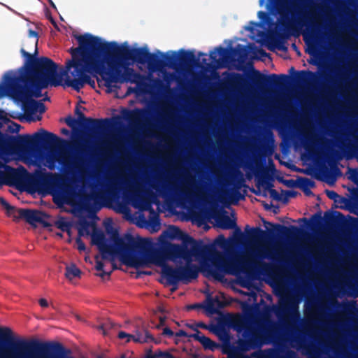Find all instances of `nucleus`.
<instances>
[{
    "label": "nucleus",
    "mask_w": 358,
    "mask_h": 358,
    "mask_svg": "<svg viewBox=\"0 0 358 358\" xmlns=\"http://www.w3.org/2000/svg\"><path fill=\"white\" fill-rule=\"evenodd\" d=\"M76 39L79 48L71 50L72 60L66 63V71L58 74L52 60L46 57L38 59L36 63L37 78L31 83V90L24 71H9L0 82V99L10 97L26 115L31 116L35 112L41 114L45 110L41 103L33 99L39 96V88L61 85L79 90L90 83V77L85 72L98 73L103 66L106 43L90 34L77 36Z\"/></svg>",
    "instance_id": "obj_1"
},
{
    "label": "nucleus",
    "mask_w": 358,
    "mask_h": 358,
    "mask_svg": "<svg viewBox=\"0 0 358 358\" xmlns=\"http://www.w3.org/2000/svg\"><path fill=\"white\" fill-rule=\"evenodd\" d=\"M173 240L186 241V236L178 228L169 227L159 238V241L167 250L169 258L176 265V268L163 264V260L151 252H130L127 257H122V262L135 268L162 266V280L174 283L180 279L194 278L199 271L208 277L221 280L228 273H237L235 262H228L220 253L212 250L187 252L184 247L170 245Z\"/></svg>",
    "instance_id": "obj_2"
},
{
    "label": "nucleus",
    "mask_w": 358,
    "mask_h": 358,
    "mask_svg": "<svg viewBox=\"0 0 358 358\" xmlns=\"http://www.w3.org/2000/svg\"><path fill=\"white\" fill-rule=\"evenodd\" d=\"M3 348L10 353L11 358H33L34 352L44 356L55 354L58 358H64L70 352L59 343L16 338L9 327H0V350Z\"/></svg>",
    "instance_id": "obj_3"
},
{
    "label": "nucleus",
    "mask_w": 358,
    "mask_h": 358,
    "mask_svg": "<svg viewBox=\"0 0 358 358\" xmlns=\"http://www.w3.org/2000/svg\"><path fill=\"white\" fill-rule=\"evenodd\" d=\"M226 322L235 330L241 332L245 330V341L240 343L242 350L258 349L264 345L275 343L278 339V331L275 324H259L257 327L248 325L246 319L242 316L225 318Z\"/></svg>",
    "instance_id": "obj_4"
},
{
    "label": "nucleus",
    "mask_w": 358,
    "mask_h": 358,
    "mask_svg": "<svg viewBox=\"0 0 358 358\" xmlns=\"http://www.w3.org/2000/svg\"><path fill=\"white\" fill-rule=\"evenodd\" d=\"M26 148L22 138L7 137L0 133V182L15 184L19 181V173L6 164L25 159Z\"/></svg>",
    "instance_id": "obj_5"
},
{
    "label": "nucleus",
    "mask_w": 358,
    "mask_h": 358,
    "mask_svg": "<svg viewBox=\"0 0 358 358\" xmlns=\"http://www.w3.org/2000/svg\"><path fill=\"white\" fill-rule=\"evenodd\" d=\"M79 234L81 236L90 237L93 243L97 245L102 252L104 258H107L109 255L112 258L118 257L122 262V257H127L128 247L126 245L125 240L123 238H114V248L110 249L106 247L103 242V235L101 232L98 231L94 223H82L78 228Z\"/></svg>",
    "instance_id": "obj_6"
},
{
    "label": "nucleus",
    "mask_w": 358,
    "mask_h": 358,
    "mask_svg": "<svg viewBox=\"0 0 358 358\" xmlns=\"http://www.w3.org/2000/svg\"><path fill=\"white\" fill-rule=\"evenodd\" d=\"M339 321L336 323L342 331L353 332L358 337V306L356 303L343 304L338 315ZM352 349L358 352V348L352 343Z\"/></svg>",
    "instance_id": "obj_7"
},
{
    "label": "nucleus",
    "mask_w": 358,
    "mask_h": 358,
    "mask_svg": "<svg viewBox=\"0 0 358 358\" xmlns=\"http://www.w3.org/2000/svg\"><path fill=\"white\" fill-rule=\"evenodd\" d=\"M275 296L282 297L287 295L296 296H329L334 297H358V292H272Z\"/></svg>",
    "instance_id": "obj_8"
},
{
    "label": "nucleus",
    "mask_w": 358,
    "mask_h": 358,
    "mask_svg": "<svg viewBox=\"0 0 358 358\" xmlns=\"http://www.w3.org/2000/svg\"><path fill=\"white\" fill-rule=\"evenodd\" d=\"M206 294V299L204 302L203 308L208 315L220 313V310L226 306L224 301L220 300L218 296L213 297L214 292H204Z\"/></svg>",
    "instance_id": "obj_9"
},
{
    "label": "nucleus",
    "mask_w": 358,
    "mask_h": 358,
    "mask_svg": "<svg viewBox=\"0 0 358 358\" xmlns=\"http://www.w3.org/2000/svg\"><path fill=\"white\" fill-rule=\"evenodd\" d=\"M118 338L120 339L128 338L127 341L132 338L135 342L141 343L154 341V337L148 331L136 332L135 335L129 334L124 331H120L118 333Z\"/></svg>",
    "instance_id": "obj_10"
},
{
    "label": "nucleus",
    "mask_w": 358,
    "mask_h": 358,
    "mask_svg": "<svg viewBox=\"0 0 358 358\" xmlns=\"http://www.w3.org/2000/svg\"><path fill=\"white\" fill-rule=\"evenodd\" d=\"M196 327H200L205 329H210L215 334H216L221 341H222L224 343H229V335L226 329L222 327L218 326H212L211 327H208L203 322H200L196 324Z\"/></svg>",
    "instance_id": "obj_11"
},
{
    "label": "nucleus",
    "mask_w": 358,
    "mask_h": 358,
    "mask_svg": "<svg viewBox=\"0 0 358 358\" xmlns=\"http://www.w3.org/2000/svg\"><path fill=\"white\" fill-rule=\"evenodd\" d=\"M0 208L3 209L8 216L10 217L13 220L23 219L24 211L23 209H17L15 207L10 206L3 198L0 197Z\"/></svg>",
    "instance_id": "obj_12"
},
{
    "label": "nucleus",
    "mask_w": 358,
    "mask_h": 358,
    "mask_svg": "<svg viewBox=\"0 0 358 358\" xmlns=\"http://www.w3.org/2000/svg\"><path fill=\"white\" fill-rule=\"evenodd\" d=\"M192 337L198 341L205 349L214 350L217 345L210 338L204 336L200 331L196 330V333L194 334Z\"/></svg>",
    "instance_id": "obj_13"
},
{
    "label": "nucleus",
    "mask_w": 358,
    "mask_h": 358,
    "mask_svg": "<svg viewBox=\"0 0 358 358\" xmlns=\"http://www.w3.org/2000/svg\"><path fill=\"white\" fill-rule=\"evenodd\" d=\"M81 272L78 268L74 264H70L66 266L65 275L66 278L72 281L76 280L80 277Z\"/></svg>",
    "instance_id": "obj_14"
},
{
    "label": "nucleus",
    "mask_w": 358,
    "mask_h": 358,
    "mask_svg": "<svg viewBox=\"0 0 358 358\" xmlns=\"http://www.w3.org/2000/svg\"><path fill=\"white\" fill-rule=\"evenodd\" d=\"M29 222H34L41 219V214L38 211L24 210V217Z\"/></svg>",
    "instance_id": "obj_15"
},
{
    "label": "nucleus",
    "mask_w": 358,
    "mask_h": 358,
    "mask_svg": "<svg viewBox=\"0 0 358 358\" xmlns=\"http://www.w3.org/2000/svg\"><path fill=\"white\" fill-rule=\"evenodd\" d=\"M56 225L61 230L67 231L68 233L69 232L71 224L67 220L64 218H59L56 222Z\"/></svg>",
    "instance_id": "obj_16"
},
{
    "label": "nucleus",
    "mask_w": 358,
    "mask_h": 358,
    "mask_svg": "<svg viewBox=\"0 0 358 358\" xmlns=\"http://www.w3.org/2000/svg\"><path fill=\"white\" fill-rule=\"evenodd\" d=\"M115 324L110 320L101 324L99 329H101L103 331V334H106V331L115 327Z\"/></svg>",
    "instance_id": "obj_17"
},
{
    "label": "nucleus",
    "mask_w": 358,
    "mask_h": 358,
    "mask_svg": "<svg viewBox=\"0 0 358 358\" xmlns=\"http://www.w3.org/2000/svg\"><path fill=\"white\" fill-rule=\"evenodd\" d=\"M241 294L248 296L250 297H252L254 299H256L258 296H265L267 298L271 297V295L266 296L267 292H238Z\"/></svg>",
    "instance_id": "obj_18"
},
{
    "label": "nucleus",
    "mask_w": 358,
    "mask_h": 358,
    "mask_svg": "<svg viewBox=\"0 0 358 358\" xmlns=\"http://www.w3.org/2000/svg\"><path fill=\"white\" fill-rule=\"evenodd\" d=\"M335 355L341 358H352V356L344 351L343 349L341 350H335ZM353 358H358V357H355Z\"/></svg>",
    "instance_id": "obj_19"
},
{
    "label": "nucleus",
    "mask_w": 358,
    "mask_h": 358,
    "mask_svg": "<svg viewBox=\"0 0 358 358\" xmlns=\"http://www.w3.org/2000/svg\"><path fill=\"white\" fill-rule=\"evenodd\" d=\"M29 37L31 40V42L35 45L36 46L37 45V43H38V38H37V36H36V33L34 31H31L30 30L29 31Z\"/></svg>",
    "instance_id": "obj_20"
},
{
    "label": "nucleus",
    "mask_w": 358,
    "mask_h": 358,
    "mask_svg": "<svg viewBox=\"0 0 358 358\" xmlns=\"http://www.w3.org/2000/svg\"><path fill=\"white\" fill-rule=\"evenodd\" d=\"M105 266V264L100 262L98 259H96V269L98 271H103L105 273H108V271H104L103 268Z\"/></svg>",
    "instance_id": "obj_21"
},
{
    "label": "nucleus",
    "mask_w": 358,
    "mask_h": 358,
    "mask_svg": "<svg viewBox=\"0 0 358 358\" xmlns=\"http://www.w3.org/2000/svg\"><path fill=\"white\" fill-rule=\"evenodd\" d=\"M204 304L201 303H194L187 306L186 308L187 310H194V309H199V308H203Z\"/></svg>",
    "instance_id": "obj_22"
},
{
    "label": "nucleus",
    "mask_w": 358,
    "mask_h": 358,
    "mask_svg": "<svg viewBox=\"0 0 358 358\" xmlns=\"http://www.w3.org/2000/svg\"><path fill=\"white\" fill-rule=\"evenodd\" d=\"M162 334L164 336H168L169 337H171L174 335V333L169 327H165L163 329Z\"/></svg>",
    "instance_id": "obj_23"
},
{
    "label": "nucleus",
    "mask_w": 358,
    "mask_h": 358,
    "mask_svg": "<svg viewBox=\"0 0 358 358\" xmlns=\"http://www.w3.org/2000/svg\"><path fill=\"white\" fill-rule=\"evenodd\" d=\"M0 120H2L4 122H8V123H10V122H8V114L1 110H0Z\"/></svg>",
    "instance_id": "obj_24"
},
{
    "label": "nucleus",
    "mask_w": 358,
    "mask_h": 358,
    "mask_svg": "<svg viewBox=\"0 0 358 358\" xmlns=\"http://www.w3.org/2000/svg\"><path fill=\"white\" fill-rule=\"evenodd\" d=\"M38 303L40 306L43 308H46L48 306V302L45 299H40Z\"/></svg>",
    "instance_id": "obj_25"
},
{
    "label": "nucleus",
    "mask_w": 358,
    "mask_h": 358,
    "mask_svg": "<svg viewBox=\"0 0 358 358\" xmlns=\"http://www.w3.org/2000/svg\"><path fill=\"white\" fill-rule=\"evenodd\" d=\"M176 336H177V337H182V336L187 337V334L184 330H179L178 331H177L176 333Z\"/></svg>",
    "instance_id": "obj_26"
},
{
    "label": "nucleus",
    "mask_w": 358,
    "mask_h": 358,
    "mask_svg": "<svg viewBox=\"0 0 358 358\" xmlns=\"http://www.w3.org/2000/svg\"><path fill=\"white\" fill-rule=\"evenodd\" d=\"M260 28V25L259 24H252V27H248L247 28V30H259V29Z\"/></svg>",
    "instance_id": "obj_27"
},
{
    "label": "nucleus",
    "mask_w": 358,
    "mask_h": 358,
    "mask_svg": "<svg viewBox=\"0 0 358 358\" xmlns=\"http://www.w3.org/2000/svg\"><path fill=\"white\" fill-rule=\"evenodd\" d=\"M78 248L79 250H84L85 247L83 243H82L79 239L77 241Z\"/></svg>",
    "instance_id": "obj_28"
},
{
    "label": "nucleus",
    "mask_w": 358,
    "mask_h": 358,
    "mask_svg": "<svg viewBox=\"0 0 358 358\" xmlns=\"http://www.w3.org/2000/svg\"><path fill=\"white\" fill-rule=\"evenodd\" d=\"M165 322H166V317H159V324L157 326V327L159 328L161 326L165 325Z\"/></svg>",
    "instance_id": "obj_29"
},
{
    "label": "nucleus",
    "mask_w": 358,
    "mask_h": 358,
    "mask_svg": "<svg viewBox=\"0 0 358 358\" xmlns=\"http://www.w3.org/2000/svg\"><path fill=\"white\" fill-rule=\"evenodd\" d=\"M163 352L162 351H157V352H155L154 353V355H155V358H162L163 357Z\"/></svg>",
    "instance_id": "obj_30"
},
{
    "label": "nucleus",
    "mask_w": 358,
    "mask_h": 358,
    "mask_svg": "<svg viewBox=\"0 0 358 358\" xmlns=\"http://www.w3.org/2000/svg\"><path fill=\"white\" fill-rule=\"evenodd\" d=\"M163 358H176L173 355L168 352H163Z\"/></svg>",
    "instance_id": "obj_31"
},
{
    "label": "nucleus",
    "mask_w": 358,
    "mask_h": 358,
    "mask_svg": "<svg viewBox=\"0 0 358 358\" xmlns=\"http://www.w3.org/2000/svg\"><path fill=\"white\" fill-rule=\"evenodd\" d=\"M145 358H155L154 353L152 352L151 350H149V352L146 354Z\"/></svg>",
    "instance_id": "obj_32"
},
{
    "label": "nucleus",
    "mask_w": 358,
    "mask_h": 358,
    "mask_svg": "<svg viewBox=\"0 0 358 358\" xmlns=\"http://www.w3.org/2000/svg\"><path fill=\"white\" fill-rule=\"evenodd\" d=\"M188 327H189L190 329H193L194 331H195L196 332V330H198V329H196V324H195V325H188Z\"/></svg>",
    "instance_id": "obj_33"
},
{
    "label": "nucleus",
    "mask_w": 358,
    "mask_h": 358,
    "mask_svg": "<svg viewBox=\"0 0 358 358\" xmlns=\"http://www.w3.org/2000/svg\"><path fill=\"white\" fill-rule=\"evenodd\" d=\"M258 15H259V17L260 18H262V17H264L265 16V13H263V12H259V13H258Z\"/></svg>",
    "instance_id": "obj_34"
},
{
    "label": "nucleus",
    "mask_w": 358,
    "mask_h": 358,
    "mask_svg": "<svg viewBox=\"0 0 358 358\" xmlns=\"http://www.w3.org/2000/svg\"><path fill=\"white\" fill-rule=\"evenodd\" d=\"M40 119H41L40 116H36V117H32V120H34V121L39 120Z\"/></svg>",
    "instance_id": "obj_35"
},
{
    "label": "nucleus",
    "mask_w": 358,
    "mask_h": 358,
    "mask_svg": "<svg viewBox=\"0 0 358 358\" xmlns=\"http://www.w3.org/2000/svg\"><path fill=\"white\" fill-rule=\"evenodd\" d=\"M239 358H250V357L247 355H241Z\"/></svg>",
    "instance_id": "obj_36"
},
{
    "label": "nucleus",
    "mask_w": 358,
    "mask_h": 358,
    "mask_svg": "<svg viewBox=\"0 0 358 358\" xmlns=\"http://www.w3.org/2000/svg\"><path fill=\"white\" fill-rule=\"evenodd\" d=\"M248 36H249L250 38H255V36H254L253 35H250V34H248Z\"/></svg>",
    "instance_id": "obj_37"
},
{
    "label": "nucleus",
    "mask_w": 358,
    "mask_h": 358,
    "mask_svg": "<svg viewBox=\"0 0 358 358\" xmlns=\"http://www.w3.org/2000/svg\"><path fill=\"white\" fill-rule=\"evenodd\" d=\"M159 293H160V292H156V295H157V296H160Z\"/></svg>",
    "instance_id": "obj_38"
},
{
    "label": "nucleus",
    "mask_w": 358,
    "mask_h": 358,
    "mask_svg": "<svg viewBox=\"0 0 358 358\" xmlns=\"http://www.w3.org/2000/svg\"><path fill=\"white\" fill-rule=\"evenodd\" d=\"M259 3L262 5V0H259Z\"/></svg>",
    "instance_id": "obj_39"
},
{
    "label": "nucleus",
    "mask_w": 358,
    "mask_h": 358,
    "mask_svg": "<svg viewBox=\"0 0 358 358\" xmlns=\"http://www.w3.org/2000/svg\"><path fill=\"white\" fill-rule=\"evenodd\" d=\"M22 52H23V53L25 52L24 48L22 49Z\"/></svg>",
    "instance_id": "obj_40"
},
{
    "label": "nucleus",
    "mask_w": 358,
    "mask_h": 358,
    "mask_svg": "<svg viewBox=\"0 0 358 358\" xmlns=\"http://www.w3.org/2000/svg\"><path fill=\"white\" fill-rule=\"evenodd\" d=\"M121 358H125V357L124 355H122Z\"/></svg>",
    "instance_id": "obj_41"
},
{
    "label": "nucleus",
    "mask_w": 358,
    "mask_h": 358,
    "mask_svg": "<svg viewBox=\"0 0 358 358\" xmlns=\"http://www.w3.org/2000/svg\"><path fill=\"white\" fill-rule=\"evenodd\" d=\"M69 358H72V357H69Z\"/></svg>",
    "instance_id": "obj_42"
}]
</instances>
